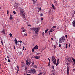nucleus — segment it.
<instances>
[{"label": "nucleus", "instance_id": "1", "mask_svg": "<svg viewBox=\"0 0 75 75\" xmlns=\"http://www.w3.org/2000/svg\"><path fill=\"white\" fill-rule=\"evenodd\" d=\"M31 63L32 64L31 65V66H32V67L34 64V61H31V59H30L29 60V62L27 61H26V65H28V66L30 65V64H31Z\"/></svg>", "mask_w": 75, "mask_h": 75}, {"label": "nucleus", "instance_id": "2", "mask_svg": "<svg viewBox=\"0 0 75 75\" xmlns=\"http://www.w3.org/2000/svg\"><path fill=\"white\" fill-rule=\"evenodd\" d=\"M31 30H34L35 31V33L37 35L38 34V31L39 30H40V28H30Z\"/></svg>", "mask_w": 75, "mask_h": 75}, {"label": "nucleus", "instance_id": "3", "mask_svg": "<svg viewBox=\"0 0 75 75\" xmlns=\"http://www.w3.org/2000/svg\"><path fill=\"white\" fill-rule=\"evenodd\" d=\"M65 36H63L61 37L59 39V44H61V43H62L63 42L65 41Z\"/></svg>", "mask_w": 75, "mask_h": 75}, {"label": "nucleus", "instance_id": "4", "mask_svg": "<svg viewBox=\"0 0 75 75\" xmlns=\"http://www.w3.org/2000/svg\"><path fill=\"white\" fill-rule=\"evenodd\" d=\"M57 60H56V59H55L54 60H53V63L54 64H56V67H57L58 65L59 64V59H57V62H56Z\"/></svg>", "mask_w": 75, "mask_h": 75}, {"label": "nucleus", "instance_id": "5", "mask_svg": "<svg viewBox=\"0 0 75 75\" xmlns=\"http://www.w3.org/2000/svg\"><path fill=\"white\" fill-rule=\"evenodd\" d=\"M67 75H69V64H68V63H67Z\"/></svg>", "mask_w": 75, "mask_h": 75}, {"label": "nucleus", "instance_id": "6", "mask_svg": "<svg viewBox=\"0 0 75 75\" xmlns=\"http://www.w3.org/2000/svg\"><path fill=\"white\" fill-rule=\"evenodd\" d=\"M23 11V10L22 9H20V13L21 14H24V12Z\"/></svg>", "mask_w": 75, "mask_h": 75}, {"label": "nucleus", "instance_id": "7", "mask_svg": "<svg viewBox=\"0 0 75 75\" xmlns=\"http://www.w3.org/2000/svg\"><path fill=\"white\" fill-rule=\"evenodd\" d=\"M71 59V58L69 57H68L66 59L67 60V62H70V59Z\"/></svg>", "mask_w": 75, "mask_h": 75}, {"label": "nucleus", "instance_id": "8", "mask_svg": "<svg viewBox=\"0 0 75 75\" xmlns=\"http://www.w3.org/2000/svg\"><path fill=\"white\" fill-rule=\"evenodd\" d=\"M34 58H35V59H40V57L39 56H34Z\"/></svg>", "mask_w": 75, "mask_h": 75}, {"label": "nucleus", "instance_id": "9", "mask_svg": "<svg viewBox=\"0 0 75 75\" xmlns=\"http://www.w3.org/2000/svg\"><path fill=\"white\" fill-rule=\"evenodd\" d=\"M36 72V71H35V69H32L33 74H35V73Z\"/></svg>", "mask_w": 75, "mask_h": 75}, {"label": "nucleus", "instance_id": "10", "mask_svg": "<svg viewBox=\"0 0 75 75\" xmlns=\"http://www.w3.org/2000/svg\"><path fill=\"white\" fill-rule=\"evenodd\" d=\"M13 19V16H12V15L11 14H10V18L9 19V20H11Z\"/></svg>", "mask_w": 75, "mask_h": 75}, {"label": "nucleus", "instance_id": "11", "mask_svg": "<svg viewBox=\"0 0 75 75\" xmlns=\"http://www.w3.org/2000/svg\"><path fill=\"white\" fill-rule=\"evenodd\" d=\"M52 61H53L54 60V59H55V57H54V56H52Z\"/></svg>", "mask_w": 75, "mask_h": 75}, {"label": "nucleus", "instance_id": "12", "mask_svg": "<svg viewBox=\"0 0 75 75\" xmlns=\"http://www.w3.org/2000/svg\"><path fill=\"white\" fill-rule=\"evenodd\" d=\"M33 48L35 49H35L38 50V46L37 45H36Z\"/></svg>", "mask_w": 75, "mask_h": 75}, {"label": "nucleus", "instance_id": "13", "mask_svg": "<svg viewBox=\"0 0 75 75\" xmlns=\"http://www.w3.org/2000/svg\"><path fill=\"white\" fill-rule=\"evenodd\" d=\"M73 26V27H75V21H74L72 22Z\"/></svg>", "mask_w": 75, "mask_h": 75}, {"label": "nucleus", "instance_id": "14", "mask_svg": "<svg viewBox=\"0 0 75 75\" xmlns=\"http://www.w3.org/2000/svg\"><path fill=\"white\" fill-rule=\"evenodd\" d=\"M33 37L34 38H37V36L35 34H34V35L33 36Z\"/></svg>", "mask_w": 75, "mask_h": 75}, {"label": "nucleus", "instance_id": "15", "mask_svg": "<svg viewBox=\"0 0 75 75\" xmlns=\"http://www.w3.org/2000/svg\"><path fill=\"white\" fill-rule=\"evenodd\" d=\"M2 32L4 34H6V31H4V30H3L2 31Z\"/></svg>", "mask_w": 75, "mask_h": 75}, {"label": "nucleus", "instance_id": "16", "mask_svg": "<svg viewBox=\"0 0 75 75\" xmlns=\"http://www.w3.org/2000/svg\"><path fill=\"white\" fill-rule=\"evenodd\" d=\"M32 73V70H30L28 72V73L30 74V73Z\"/></svg>", "mask_w": 75, "mask_h": 75}, {"label": "nucleus", "instance_id": "17", "mask_svg": "<svg viewBox=\"0 0 75 75\" xmlns=\"http://www.w3.org/2000/svg\"><path fill=\"white\" fill-rule=\"evenodd\" d=\"M50 31H51V32H52V31H54V29L53 28H52V29H51Z\"/></svg>", "mask_w": 75, "mask_h": 75}, {"label": "nucleus", "instance_id": "18", "mask_svg": "<svg viewBox=\"0 0 75 75\" xmlns=\"http://www.w3.org/2000/svg\"><path fill=\"white\" fill-rule=\"evenodd\" d=\"M27 36V34L26 33L24 35H23V37H26V36Z\"/></svg>", "mask_w": 75, "mask_h": 75}, {"label": "nucleus", "instance_id": "19", "mask_svg": "<svg viewBox=\"0 0 75 75\" xmlns=\"http://www.w3.org/2000/svg\"><path fill=\"white\" fill-rule=\"evenodd\" d=\"M22 15L23 18H25V15H24V13L22 14Z\"/></svg>", "mask_w": 75, "mask_h": 75}, {"label": "nucleus", "instance_id": "20", "mask_svg": "<svg viewBox=\"0 0 75 75\" xmlns=\"http://www.w3.org/2000/svg\"><path fill=\"white\" fill-rule=\"evenodd\" d=\"M72 59L73 60V62H74V63H75V59L74 58H72Z\"/></svg>", "mask_w": 75, "mask_h": 75}, {"label": "nucleus", "instance_id": "21", "mask_svg": "<svg viewBox=\"0 0 75 75\" xmlns=\"http://www.w3.org/2000/svg\"><path fill=\"white\" fill-rule=\"evenodd\" d=\"M52 8H53L54 9H55V7H54V5H53V4H52Z\"/></svg>", "mask_w": 75, "mask_h": 75}, {"label": "nucleus", "instance_id": "22", "mask_svg": "<svg viewBox=\"0 0 75 75\" xmlns=\"http://www.w3.org/2000/svg\"><path fill=\"white\" fill-rule=\"evenodd\" d=\"M15 42H17V39H15Z\"/></svg>", "mask_w": 75, "mask_h": 75}, {"label": "nucleus", "instance_id": "23", "mask_svg": "<svg viewBox=\"0 0 75 75\" xmlns=\"http://www.w3.org/2000/svg\"><path fill=\"white\" fill-rule=\"evenodd\" d=\"M34 50H35V49L34 48H33L32 49V52H33L34 51Z\"/></svg>", "mask_w": 75, "mask_h": 75}, {"label": "nucleus", "instance_id": "24", "mask_svg": "<svg viewBox=\"0 0 75 75\" xmlns=\"http://www.w3.org/2000/svg\"><path fill=\"white\" fill-rule=\"evenodd\" d=\"M44 32H42V36L43 37H44Z\"/></svg>", "mask_w": 75, "mask_h": 75}, {"label": "nucleus", "instance_id": "25", "mask_svg": "<svg viewBox=\"0 0 75 75\" xmlns=\"http://www.w3.org/2000/svg\"><path fill=\"white\" fill-rule=\"evenodd\" d=\"M48 31V29H47V30H45V33H47Z\"/></svg>", "mask_w": 75, "mask_h": 75}, {"label": "nucleus", "instance_id": "26", "mask_svg": "<svg viewBox=\"0 0 75 75\" xmlns=\"http://www.w3.org/2000/svg\"><path fill=\"white\" fill-rule=\"evenodd\" d=\"M56 47H57V46H56V45H54V50H55V49L56 48Z\"/></svg>", "mask_w": 75, "mask_h": 75}, {"label": "nucleus", "instance_id": "27", "mask_svg": "<svg viewBox=\"0 0 75 75\" xmlns=\"http://www.w3.org/2000/svg\"><path fill=\"white\" fill-rule=\"evenodd\" d=\"M42 72H40V73H39L38 75H42Z\"/></svg>", "mask_w": 75, "mask_h": 75}, {"label": "nucleus", "instance_id": "28", "mask_svg": "<svg viewBox=\"0 0 75 75\" xmlns=\"http://www.w3.org/2000/svg\"><path fill=\"white\" fill-rule=\"evenodd\" d=\"M72 60L71 59H70V62H69L70 63H71V62H72Z\"/></svg>", "mask_w": 75, "mask_h": 75}, {"label": "nucleus", "instance_id": "29", "mask_svg": "<svg viewBox=\"0 0 75 75\" xmlns=\"http://www.w3.org/2000/svg\"><path fill=\"white\" fill-rule=\"evenodd\" d=\"M66 47L67 48H68V44H67L66 45Z\"/></svg>", "mask_w": 75, "mask_h": 75}, {"label": "nucleus", "instance_id": "30", "mask_svg": "<svg viewBox=\"0 0 75 75\" xmlns=\"http://www.w3.org/2000/svg\"><path fill=\"white\" fill-rule=\"evenodd\" d=\"M25 29H23V33H24V32H25Z\"/></svg>", "mask_w": 75, "mask_h": 75}, {"label": "nucleus", "instance_id": "31", "mask_svg": "<svg viewBox=\"0 0 75 75\" xmlns=\"http://www.w3.org/2000/svg\"><path fill=\"white\" fill-rule=\"evenodd\" d=\"M13 14H16V13L15 11H13Z\"/></svg>", "mask_w": 75, "mask_h": 75}, {"label": "nucleus", "instance_id": "32", "mask_svg": "<svg viewBox=\"0 0 75 75\" xmlns=\"http://www.w3.org/2000/svg\"><path fill=\"white\" fill-rule=\"evenodd\" d=\"M9 35L10 37H12V34H11V33H10L9 34Z\"/></svg>", "mask_w": 75, "mask_h": 75}, {"label": "nucleus", "instance_id": "33", "mask_svg": "<svg viewBox=\"0 0 75 75\" xmlns=\"http://www.w3.org/2000/svg\"><path fill=\"white\" fill-rule=\"evenodd\" d=\"M65 37L66 38H67L68 36H67V35H65Z\"/></svg>", "mask_w": 75, "mask_h": 75}, {"label": "nucleus", "instance_id": "34", "mask_svg": "<svg viewBox=\"0 0 75 75\" xmlns=\"http://www.w3.org/2000/svg\"><path fill=\"white\" fill-rule=\"evenodd\" d=\"M15 4L16 5H19V4L17 3H15Z\"/></svg>", "mask_w": 75, "mask_h": 75}, {"label": "nucleus", "instance_id": "35", "mask_svg": "<svg viewBox=\"0 0 75 75\" xmlns=\"http://www.w3.org/2000/svg\"><path fill=\"white\" fill-rule=\"evenodd\" d=\"M53 27L54 28H55L57 27V26H54Z\"/></svg>", "mask_w": 75, "mask_h": 75}, {"label": "nucleus", "instance_id": "36", "mask_svg": "<svg viewBox=\"0 0 75 75\" xmlns=\"http://www.w3.org/2000/svg\"><path fill=\"white\" fill-rule=\"evenodd\" d=\"M35 3H36V2H35V1H33V4H35Z\"/></svg>", "mask_w": 75, "mask_h": 75}, {"label": "nucleus", "instance_id": "37", "mask_svg": "<svg viewBox=\"0 0 75 75\" xmlns=\"http://www.w3.org/2000/svg\"><path fill=\"white\" fill-rule=\"evenodd\" d=\"M38 9H39V10L41 11V8H39Z\"/></svg>", "mask_w": 75, "mask_h": 75}, {"label": "nucleus", "instance_id": "38", "mask_svg": "<svg viewBox=\"0 0 75 75\" xmlns=\"http://www.w3.org/2000/svg\"><path fill=\"white\" fill-rule=\"evenodd\" d=\"M8 61L9 62H10V59H8Z\"/></svg>", "mask_w": 75, "mask_h": 75}, {"label": "nucleus", "instance_id": "39", "mask_svg": "<svg viewBox=\"0 0 75 75\" xmlns=\"http://www.w3.org/2000/svg\"><path fill=\"white\" fill-rule=\"evenodd\" d=\"M52 68L53 69H54V66H52Z\"/></svg>", "mask_w": 75, "mask_h": 75}, {"label": "nucleus", "instance_id": "40", "mask_svg": "<svg viewBox=\"0 0 75 75\" xmlns=\"http://www.w3.org/2000/svg\"><path fill=\"white\" fill-rule=\"evenodd\" d=\"M43 51V50L42 49H40V51H41V52H42Z\"/></svg>", "mask_w": 75, "mask_h": 75}, {"label": "nucleus", "instance_id": "41", "mask_svg": "<svg viewBox=\"0 0 75 75\" xmlns=\"http://www.w3.org/2000/svg\"><path fill=\"white\" fill-rule=\"evenodd\" d=\"M16 67L18 68V69H19V67H18V65Z\"/></svg>", "mask_w": 75, "mask_h": 75}, {"label": "nucleus", "instance_id": "42", "mask_svg": "<svg viewBox=\"0 0 75 75\" xmlns=\"http://www.w3.org/2000/svg\"><path fill=\"white\" fill-rule=\"evenodd\" d=\"M54 3H55L56 4H57V1H54Z\"/></svg>", "mask_w": 75, "mask_h": 75}, {"label": "nucleus", "instance_id": "43", "mask_svg": "<svg viewBox=\"0 0 75 75\" xmlns=\"http://www.w3.org/2000/svg\"><path fill=\"white\" fill-rule=\"evenodd\" d=\"M43 16V14H42V13H41V14H40V16Z\"/></svg>", "mask_w": 75, "mask_h": 75}, {"label": "nucleus", "instance_id": "44", "mask_svg": "<svg viewBox=\"0 0 75 75\" xmlns=\"http://www.w3.org/2000/svg\"><path fill=\"white\" fill-rule=\"evenodd\" d=\"M1 43L2 45H3V41H2V40H1Z\"/></svg>", "mask_w": 75, "mask_h": 75}, {"label": "nucleus", "instance_id": "45", "mask_svg": "<svg viewBox=\"0 0 75 75\" xmlns=\"http://www.w3.org/2000/svg\"><path fill=\"white\" fill-rule=\"evenodd\" d=\"M48 60H49V63H50V58H48Z\"/></svg>", "mask_w": 75, "mask_h": 75}, {"label": "nucleus", "instance_id": "46", "mask_svg": "<svg viewBox=\"0 0 75 75\" xmlns=\"http://www.w3.org/2000/svg\"><path fill=\"white\" fill-rule=\"evenodd\" d=\"M25 47H24V46H23V50H24V48H25Z\"/></svg>", "mask_w": 75, "mask_h": 75}, {"label": "nucleus", "instance_id": "47", "mask_svg": "<svg viewBox=\"0 0 75 75\" xmlns=\"http://www.w3.org/2000/svg\"><path fill=\"white\" fill-rule=\"evenodd\" d=\"M61 45L60 44L59 45V47H61Z\"/></svg>", "mask_w": 75, "mask_h": 75}, {"label": "nucleus", "instance_id": "48", "mask_svg": "<svg viewBox=\"0 0 75 75\" xmlns=\"http://www.w3.org/2000/svg\"><path fill=\"white\" fill-rule=\"evenodd\" d=\"M21 29L22 30H24V27H22Z\"/></svg>", "mask_w": 75, "mask_h": 75}, {"label": "nucleus", "instance_id": "49", "mask_svg": "<svg viewBox=\"0 0 75 75\" xmlns=\"http://www.w3.org/2000/svg\"><path fill=\"white\" fill-rule=\"evenodd\" d=\"M19 42H20L21 43V42H22V41L21 40H20L19 41Z\"/></svg>", "mask_w": 75, "mask_h": 75}, {"label": "nucleus", "instance_id": "50", "mask_svg": "<svg viewBox=\"0 0 75 75\" xmlns=\"http://www.w3.org/2000/svg\"><path fill=\"white\" fill-rule=\"evenodd\" d=\"M25 70H27V67H25Z\"/></svg>", "mask_w": 75, "mask_h": 75}, {"label": "nucleus", "instance_id": "51", "mask_svg": "<svg viewBox=\"0 0 75 75\" xmlns=\"http://www.w3.org/2000/svg\"><path fill=\"white\" fill-rule=\"evenodd\" d=\"M50 62L49 63H49L48 64V66H50Z\"/></svg>", "mask_w": 75, "mask_h": 75}, {"label": "nucleus", "instance_id": "52", "mask_svg": "<svg viewBox=\"0 0 75 75\" xmlns=\"http://www.w3.org/2000/svg\"><path fill=\"white\" fill-rule=\"evenodd\" d=\"M49 14H51V11H49Z\"/></svg>", "mask_w": 75, "mask_h": 75}, {"label": "nucleus", "instance_id": "53", "mask_svg": "<svg viewBox=\"0 0 75 75\" xmlns=\"http://www.w3.org/2000/svg\"><path fill=\"white\" fill-rule=\"evenodd\" d=\"M41 20H43V18H41Z\"/></svg>", "mask_w": 75, "mask_h": 75}, {"label": "nucleus", "instance_id": "54", "mask_svg": "<svg viewBox=\"0 0 75 75\" xmlns=\"http://www.w3.org/2000/svg\"><path fill=\"white\" fill-rule=\"evenodd\" d=\"M8 12H9V11H8V10H7V14H8Z\"/></svg>", "mask_w": 75, "mask_h": 75}, {"label": "nucleus", "instance_id": "55", "mask_svg": "<svg viewBox=\"0 0 75 75\" xmlns=\"http://www.w3.org/2000/svg\"><path fill=\"white\" fill-rule=\"evenodd\" d=\"M51 31L50 30V31L49 32V34H50V33H51Z\"/></svg>", "mask_w": 75, "mask_h": 75}, {"label": "nucleus", "instance_id": "56", "mask_svg": "<svg viewBox=\"0 0 75 75\" xmlns=\"http://www.w3.org/2000/svg\"><path fill=\"white\" fill-rule=\"evenodd\" d=\"M42 50H45V48H42Z\"/></svg>", "mask_w": 75, "mask_h": 75}, {"label": "nucleus", "instance_id": "57", "mask_svg": "<svg viewBox=\"0 0 75 75\" xmlns=\"http://www.w3.org/2000/svg\"><path fill=\"white\" fill-rule=\"evenodd\" d=\"M20 54H22V52H20Z\"/></svg>", "mask_w": 75, "mask_h": 75}, {"label": "nucleus", "instance_id": "58", "mask_svg": "<svg viewBox=\"0 0 75 75\" xmlns=\"http://www.w3.org/2000/svg\"><path fill=\"white\" fill-rule=\"evenodd\" d=\"M5 61H7V59L6 58H5Z\"/></svg>", "mask_w": 75, "mask_h": 75}, {"label": "nucleus", "instance_id": "59", "mask_svg": "<svg viewBox=\"0 0 75 75\" xmlns=\"http://www.w3.org/2000/svg\"><path fill=\"white\" fill-rule=\"evenodd\" d=\"M13 47H14V50H15V46L14 45H13Z\"/></svg>", "mask_w": 75, "mask_h": 75}, {"label": "nucleus", "instance_id": "60", "mask_svg": "<svg viewBox=\"0 0 75 75\" xmlns=\"http://www.w3.org/2000/svg\"><path fill=\"white\" fill-rule=\"evenodd\" d=\"M69 47H71V44H69Z\"/></svg>", "mask_w": 75, "mask_h": 75}, {"label": "nucleus", "instance_id": "61", "mask_svg": "<svg viewBox=\"0 0 75 75\" xmlns=\"http://www.w3.org/2000/svg\"><path fill=\"white\" fill-rule=\"evenodd\" d=\"M17 42H15L16 45H17Z\"/></svg>", "mask_w": 75, "mask_h": 75}, {"label": "nucleus", "instance_id": "62", "mask_svg": "<svg viewBox=\"0 0 75 75\" xmlns=\"http://www.w3.org/2000/svg\"><path fill=\"white\" fill-rule=\"evenodd\" d=\"M51 39L52 40H53V38H51Z\"/></svg>", "mask_w": 75, "mask_h": 75}, {"label": "nucleus", "instance_id": "63", "mask_svg": "<svg viewBox=\"0 0 75 75\" xmlns=\"http://www.w3.org/2000/svg\"><path fill=\"white\" fill-rule=\"evenodd\" d=\"M52 75H55V74H54V73H53Z\"/></svg>", "mask_w": 75, "mask_h": 75}, {"label": "nucleus", "instance_id": "64", "mask_svg": "<svg viewBox=\"0 0 75 75\" xmlns=\"http://www.w3.org/2000/svg\"><path fill=\"white\" fill-rule=\"evenodd\" d=\"M30 75V74H27V75Z\"/></svg>", "mask_w": 75, "mask_h": 75}]
</instances>
